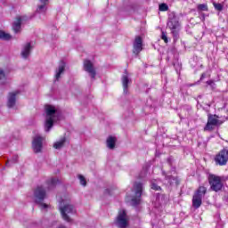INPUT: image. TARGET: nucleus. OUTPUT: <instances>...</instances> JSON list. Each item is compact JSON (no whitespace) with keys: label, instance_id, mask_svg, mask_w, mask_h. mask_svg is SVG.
Wrapping results in <instances>:
<instances>
[{"label":"nucleus","instance_id":"4468645a","mask_svg":"<svg viewBox=\"0 0 228 228\" xmlns=\"http://www.w3.org/2000/svg\"><path fill=\"white\" fill-rule=\"evenodd\" d=\"M121 83L123 86V94H125V95H127L129 85L133 83V80L131 79L127 72H125V74L122 75Z\"/></svg>","mask_w":228,"mask_h":228},{"label":"nucleus","instance_id":"423d86ee","mask_svg":"<svg viewBox=\"0 0 228 228\" xmlns=\"http://www.w3.org/2000/svg\"><path fill=\"white\" fill-rule=\"evenodd\" d=\"M208 183L210 185V190H212V191H220L224 188L222 177L216 175L210 174V175H208Z\"/></svg>","mask_w":228,"mask_h":228},{"label":"nucleus","instance_id":"393cba45","mask_svg":"<svg viewBox=\"0 0 228 228\" xmlns=\"http://www.w3.org/2000/svg\"><path fill=\"white\" fill-rule=\"evenodd\" d=\"M12 38V36L3 30H0V39L1 40H10Z\"/></svg>","mask_w":228,"mask_h":228},{"label":"nucleus","instance_id":"a211bd4d","mask_svg":"<svg viewBox=\"0 0 228 228\" xmlns=\"http://www.w3.org/2000/svg\"><path fill=\"white\" fill-rule=\"evenodd\" d=\"M17 102V93H10L7 100L8 108H13Z\"/></svg>","mask_w":228,"mask_h":228},{"label":"nucleus","instance_id":"72a5a7b5","mask_svg":"<svg viewBox=\"0 0 228 228\" xmlns=\"http://www.w3.org/2000/svg\"><path fill=\"white\" fill-rule=\"evenodd\" d=\"M40 3H49V0H40Z\"/></svg>","mask_w":228,"mask_h":228},{"label":"nucleus","instance_id":"5701e85b","mask_svg":"<svg viewBox=\"0 0 228 228\" xmlns=\"http://www.w3.org/2000/svg\"><path fill=\"white\" fill-rule=\"evenodd\" d=\"M0 85H6V74L2 68H0Z\"/></svg>","mask_w":228,"mask_h":228},{"label":"nucleus","instance_id":"9d476101","mask_svg":"<svg viewBox=\"0 0 228 228\" xmlns=\"http://www.w3.org/2000/svg\"><path fill=\"white\" fill-rule=\"evenodd\" d=\"M162 175L165 177L164 184L167 186H177V184H179V179H177V176L173 175L172 173L162 171Z\"/></svg>","mask_w":228,"mask_h":228},{"label":"nucleus","instance_id":"39448f33","mask_svg":"<svg viewBox=\"0 0 228 228\" xmlns=\"http://www.w3.org/2000/svg\"><path fill=\"white\" fill-rule=\"evenodd\" d=\"M181 24L179 23V19L175 16V14H170L167 21V28L171 30L174 38H177Z\"/></svg>","mask_w":228,"mask_h":228},{"label":"nucleus","instance_id":"b1692460","mask_svg":"<svg viewBox=\"0 0 228 228\" xmlns=\"http://www.w3.org/2000/svg\"><path fill=\"white\" fill-rule=\"evenodd\" d=\"M159 181L151 180V190H155L156 191L161 190V186H159Z\"/></svg>","mask_w":228,"mask_h":228},{"label":"nucleus","instance_id":"9b49d317","mask_svg":"<svg viewBox=\"0 0 228 228\" xmlns=\"http://www.w3.org/2000/svg\"><path fill=\"white\" fill-rule=\"evenodd\" d=\"M84 70L89 74L91 79H95V76H97V71H95L94 63H92L89 60L84 61Z\"/></svg>","mask_w":228,"mask_h":228},{"label":"nucleus","instance_id":"f8f14e48","mask_svg":"<svg viewBox=\"0 0 228 228\" xmlns=\"http://www.w3.org/2000/svg\"><path fill=\"white\" fill-rule=\"evenodd\" d=\"M44 145V137L40 135H36L33 138L32 149L34 152H42V147Z\"/></svg>","mask_w":228,"mask_h":228},{"label":"nucleus","instance_id":"f257e3e1","mask_svg":"<svg viewBox=\"0 0 228 228\" xmlns=\"http://www.w3.org/2000/svg\"><path fill=\"white\" fill-rule=\"evenodd\" d=\"M47 187L45 186H37L34 191V200L36 204L40 206L41 209H47L49 205L44 203V200L47 198V191L56 188V184H58V179L52 178L47 180L46 182Z\"/></svg>","mask_w":228,"mask_h":228},{"label":"nucleus","instance_id":"412c9836","mask_svg":"<svg viewBox=\"0 0 228 228\" xmlns=\"http://www.w3.org/2000/svg\"><path fill=\"white\" fill-rule=\"evenodd\" d=\"M41 4L37 6L36 13H45L47 12V3L48 2H40Z\"/></svg>","mask_w":228,"mask_h":228},{"label":"nucleus","instance_id":"7c9ffc66","mask_svg":"<svg viewBox=\"0 0 228 228\" xmlns=\"http://www.w3.org/2000/svg\"><path fill=\"white\" fill-rule=\"evenodd\" d=\"M214 7L216 8V10H218V12H222V10H224V6L222 5V4H214Z\"/></svg>","mask_w":228,"mask_h":228},{"label":"nucleus","instance_id":"0eeeda50","mask_svg":"<svg viewBox=\"0 0 228 228\" xmlns=\"http://www.w3.org/2000/svg\"><path fill=\"white\" fill-rule=\"evenodd\" d=\"M206 191H208L206 187L200 186L193 195L192 206L195 208V209H199V208L202 206V199H204Z\"/></svg>","mask_w":228,"mask_h":228},{"label":"nucleus","instance_id":"6ab92c4d","mask_svg":"<svg viewBox=\"0 0 228 228\" xmlns=\"http://www.w3.org/2000/svg\"><path fill=\"white\" fill-rule=\"evenodd\" d=\"M30 53H31V44L30 43H27L23 46V49L21 51L22 58H24L26 60L28 58V56H29Z\"/></svg>","mask_w":228,"mask_h":228},{"label":"nucleus","instance_id":"4be33fe9","mask_svg":"<svg viewBox=\"0 0 228 228\" xmlns=\"http://www.w3.org/2000/svg\"><path fill=\"white\" fill-rule=\"evenodd\" d=\"M65 142H67L65 137L61 138L60 141L53 143V148L57 150L62 149L63 145H65Z\"/></svg>","mask_w":228,"mask_h":228},{"label":"nucleus","instance_id":"cd10ccee","mask_svg":"<svg viewBox=\"0 0 228 228\" xmlns=\"http://www.w3.org/2000/svg\"><path fill=\"white\" fill-rule=\"evenodd\" d=\"M78 179L82 186H86V178H85L82 175H78Z\"/></svg>","mask_w":228,"mask_h":228},{"label":"nucleus","instance_id":"dca6fc26","mask_svg":"<svg viewBox=\"0 0 228 228\" xmlns=\"http://www.w3.org/2000/svg\"><path fill=\"white\" fill-rule=\"evenodd\" d=\"M22 20H24V17L18 16L15 20L12 22V31L17 34L20 33L22 28Z\"/></svg>","mask_w":228,"mask_h":228},{"label":"nucleus","instance_id":"20e7f679","mask_svg":"<svg viewBox=\"0 0 228 228\" xmlns=\"http://www.w3.org/2000/svg\"><path fill=\"white\" fill-rule=\"evenodd\" d=\"M59 208L63 220H65V222H71V219L69 216V215H73V213H76L74 206L69 204L65 200H61L60 202Z\"/></svg>","mask_w":228,"mask_h":228},{"label":"nucleus","instance_id":"a878e982","mask_svg":"<svg viewBox=\"0 0 228 228\" xmlns=\"http://www.w3.org/2000/svg\"><path fill=\"white\" fill-rule=\"evenodd\" d=\"M198 12H208V4H200L197 6Z\"/></svg>","mask_w":228,"mask_h":228},{"label":"nucleus","instance_id":"1a4fd4ad","mask_svg":"<svg viewBox=\"0 0 228 228\" xmlns=\"http://www.w3.org/2000/svg\"><path fill=\"white\" fill-rule=\"evenodd\" d=\"M117 227L126 228L128 225L127 214L126 210H120L115 222Z\"/></svg>","mask_w":228,"mask_h":228},{"label":"nucleus","instance_id":"bb28decb","mask_svg":"<svg viewBox=\"0 0 228 228\" xmlns=\"http://www.w3.org/2000/svg\"><path fill=\"white\" fill-rule=\"evenodd\" d=\"M19 159V157L18 156H14L12 157V160H8L6 162V167H12V165H13V163H17V160Z\"/></svg>","mask_w":228,"mask_h":228},{"label":"nucleus","instance_id":"473e14b6","mask_svg":"<svg viewBox=\"0 0 228 228\" xmlns=\"http://www.w3.org/2000/svg\"><path fill=\"white\" fill-rule=\"evenodd\" d=\"M206 77V74H202L200 77V80L202 81V79H204Z\"/></svg>","mask_w":228,"mask_h":228},{"label":"nucleus","instance_id":"c85d7f7f","mask_svg":"<svg viewBox=\"0 0 228 228\" xmlns=\"http://www.w3.org/2000/svg\"><path fill=\"white\" fill-rule=\"evenodd\" d=\"M159 8L160 12H167L168 11V5L167 4H159Z\"/></svg>","mask_w":228,"mask_h":228},{"label":"nucleus","instance_id":"f03ea898","mask_svg":"<svg viewBox=\"0 0 228 228\" xmlns=\"http://www.w3.org/2000/svg\"><path fill=\"white\" fill-rule=\"evenodd\" d=\"M145 191V187L140 182H134L131 194H126V200L130 202L131 206L136 207L142 204V195Z\"/></svg>","mask_w":228,"mask_h":228},{"label":"nucleus","instance_id":"2f4dec72","mask_svg":"<svg viewBox=\"0 0 228 228\" xmlns=\"http://www.w3.org/2000/svg\"><path fill=\"white\" fill-rule=\"evenodd\" d=\"M207 85L211 86V88H215V86H216V85L215 84V81H213V80L207 81Z\"/></svg>","mask_w":228,"mask_h":228},{"label":"nucleus","instance_id":"f3484780","mask_svg":"<svg viewBox=\"0 0 228 228\" xmlns=\"http://www.w3.org/2000/svg\"><path fill=\"white\" fill-rule=\"evenodd\" d=\"M65 61H61L58 68L55 70V81H60L61 75L65 72Z\"/></svg>","mask_w":228,"mask_h":228},{"label":"nucleus","instance_id":"6e6552de","mask_svg":"<svg viewBox=\"0 0 228 228\" xmlns=\"http://www.w3.org/2000/svg\"><path fill=\"white\" fill-rule=\"evenodd\" d=\"M215 162L216 165H219L220 167H224V165H227L228 162V150H222L219 151L218 154L215 157Z\"/></svg>","mask_w":228,"mask_h":228},{"label":"nucleus","instance_id":"2eb2a0df","mask_svg":"<svg viewBox=\"0 0 228 228\" xmlns=\"http://www.w3.org/2000/svg\"><path fill=\"white\" fill-rule=\"evenodd\" d=\"M133 47L134 54H136V56H138V53H142V51L143 50V39H142V37H135Z\"/></svg>","mask_w":228,"mask_h":228},{"label":"nucleus","instance_id":"f704fd0d","mask_svg":"<svg viewBox=\"0 0 228 228\" xmlns=\"http://www.w3.org/2000/svg\"><path fill=\"white\" fill-rule=\"evenodd\" d=\"M189 86H193V84L189 85Z\"/></svg>","mask_w":228,"mask_h":228},{"label":"nucleus","instance_id":"7ed1b4c3","mask_svg":"<svg viewBox=\"0 0 228 228\" xmlns=\"http://www.w3.org/2000/svg\"><path fill=\"white\" fill-rule=\"evenodd\" d=\"M46 118L45 123V131L49 133L54 126V122L60 120V112L57 111L56 108L53 105H46L45 107Z\"/></svg>","mask_w":228,"mask_h":228},{"label":"nucleus","instance_id":"c756f323","mask_svg":"<svg viewBox=\"0 0 228 228\" xmlns=\"http://www.w3.org/2000/svg\"><path fill=\"white\" fill-rule=\"evenodd\" d=\"M161 39L164 40L165 44H168V37H167V32L162 31Z\"/></svg>","mask_w":228,"mask_h":228},{"label":"nucleus","instance_id":"ddd939ff","mask_svg":"<svg viewBox=\"0 0 228 228\" xmlns=\"http://www.w3.org/2000/svg\"><path fill=\"white\" fill-rule=\"evenodd\" d=\"M220 120H218V116L216 115H208V123L206 126L204 127V131H213L214 126H218V123Z\"/></svg>","mask_w":228,"mask_h":228},{"label":"nucleus","instance_id":"aec40b11","mask_svg":"<svg viewBox=\"0 0 228 228\" xmlns=\"http://www.w3.org/2000/svg\"><path fill=\"white\" fill-rule=\"evenodd\" d=\"M115 143H117V137L109 136L107 138V147H108V149H110V150L115 149Z\"/></svg>","mask_w":228,"mask_h":228}]
</instances>
